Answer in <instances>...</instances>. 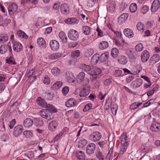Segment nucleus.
Wrapping results in <instances>:
<instances>
[{
  "label": "nucleus",
  "mask_w": 160,
  "mask_h": 160,
  "mask_svg": "<svg viewBox=\"0 0 160 160\" xmlns=\"http://www.w3.org/2000/svg\"><path fill=\"white\" fill-rule=\"evenodd\" d=\"M101 137V134L98 131H95L92 132L89 136L90 139L94 142L98 141Z\"/></svg>",
  "instance_id": "obj_5"
},
{
  "label": "nucleus",
  "mask_w": 160,
  "mask_h": 160,
  "mask_svg": "<svg viewBox=\"0 0 160 160\" xmlns=\"http://www.w3.org/2000/svg\"><path fill=\"white\" fill-rule=\"evenodd\" d=\"M142 67L140 65H137L134 69V71L131 74L136 75L138 74L142 70Z\"/></svg>",
  "instance_id": "obj_40"
},
{
  "label": "nucleus",
  "mask_w": 160,
  "mask_h": 160,
  "mask_svg": "<svg viewBox=\"0 0 160 160\" xmlns=\"http://www.w3.org/2000/svg\"><path fill=\"white\" fill-rule=\"evenodd\" d=\"M33 123V121L31 119L27 118L24 121L23 125L25 127L29 128L32 126Z\"/></svg>",
  "instance_id": "obj_20"
},
{
  "label": "nucleus",
  "mask_w": 160,
  "mask_h": 160,
  "mask_svg": "<svg viewBox=\"0 0 160 160\" xmlns=\"http://www.w3.org/2000/svg\"><path fill=\"white\" fill-rule=\"evenodd\" d=\"M43 97L45 98L46 99L51 100H52L53 97V95L49 92H45L43 94Z\"/></svg>",
  "instance_id": "obj_44"
},
{
  "label": "nucleus",
  "mask_w": 160,
  "mask_h": 160,
  "mask_svg": "<svg viewBox=\"0 0 160 160\" xmlns=\"http://www.w3.org/2000/svg\"><path fill=\"white\" fill-rule=\"evenodd\" d=\"M59 37L63 43H65L67 42L68 38L64 32H60L59 33Z\"/></svg>",
  "instance_id": "obj_30"
},
{
  "label": "nucleus",
  "mask_w": 160,
  "mask_h": 160,
  "mask_svg": "<svg viewBox=\"0 0 160 160\" xmlns=\"http://www.w3.org/2000/svg\"><path fill=\"white\" fill-rule=\"evenodd\" d=\"M159 56L158 54L153 55L150 58V60L153 62V63H155L158 62L159 60Z\"/></svg>",
  "instance_id": "obj_41"
},
{
  "label": "nucleus",
  "mask_w": 160,
  "mask_h": 160,
  "mask_svg": "<svg viewBox=\"0 0 160 160\" xmlns=\"http://www.w3.org/2000/svg\"><path fill=\"white\" fill-rule=\"evenodd\" d=\"M85 73L81 72L78 74L77 76L78 81L84 86L88 85L89 82V78L87 77L85 78Z\"/></svg>",
  "instance_id": "obj_1"
},
{
  "label": "nucleus",
  "mask_w": 160,
  "mask_h": 160,
  "mask_svg": "<svg viewBox=\"0 0 160 160\" xmlns=\"http://www.w3.org/2000/svg\"><path fill=\"white\" fill-rule=\"evenodd\" d=\"M96 149L95 144L93 143H91L88 145L86 148L87 153L89 155L94 153Z\"/></svg>",
  "instance_id": "obj_7"
},
{
  "label": "nucleus",
  "mask_w": 160,
  "mask_h": 160,
  "mask_svg": "<svg viewBox=\"0 0 160 160\" xmlns=\"http://www.w3.org/2000/svg\"><path fill=\"white\" fill-rule=\"evenodd\" d=\"M121 144H122L126 141H127V134L125 133H123V134L122 135L121 137Z\"/></svg>",
  "instance_id": "obj_55"
},
{
  "label": "nucleus",
  "mask_w": 160,
  "mask_h": 160,
  "mask_svg": "<svg viewBox=\"0 0 160 160\" xmlns=\"http://www.w3.org/2000/svg\"><path fill=\"white\" fill-rule=\"evenodd\" d=\"M37 43L41 47H46L45 41L42 38H39L37 40Z\"/></svg>",
  "instance_id": "obj_34"
},
{
  "label": "nucleus",
  "mask_w": 160,
  "mask_h": 160,
  "mask_svg": "<svg viewBox=\"0 0 160 160\" xmlns=\"http://www.w3.org/2000/svg\"><path fill=\"white\" fill-rule=\"evenodd\" d=\"M96 3L97 2L93 1V0H88L87 2V6L88 7L91 8L93 7Z\"/></svg>",
  "instance_id": "obj_58"
},
{
  "label": "nucleus",
  "mask_w": 160,
  "mask_h": 160,
  "mask_svg": "<svg viewBox=\"0 0 160 160\" xmlns=\"http://www.w3.org/2000/svg\"><path fill=\"white\" fill-rule=\"evenodd\" d=\"M101 72V70L98 68H95L89 74L91 75L90 78L92 81H95Z\"/></svg>",
  "instance_id": "obj_3"
},
{
  "label": "nucleus",
  "mask_w": 160,
  "mask_h": 160,
  "mask_svg": "<svg viewBox=\"0 0 160 160\" xmlns=\"http://www.w3.org/2000/svg\"><path fill=\"white\" fill-rule=\"evenodd\" d=\"M143 48V45L142 43H139L136 45L135 46V50L137 52H139L141 51Z\"/></svg>",
  "instance_id": "obj_53"
},
{
  "label": "nucleus",
  "mask_w": 160,
  "mask_h": 160,
  "mask_svg": "<svg viewBox=\"0 0 160 160\" xmlns=\"http://www.w3.org/2000/svg\"><path fill=\"white\" fill-rule=\"evenodd\" d=\"M137 9V5L135 3H133L130 6L129 9L131 12H135Z\"/></svg>",
  "instance_id": "obj_48"
},
{
  "label": "nucleus",
  "mask_w": 160,
  "mask_h": 160,
  "mask_svg": "<svg viewBox=\"0 0 160 160\" xmlns=\"http://www.w3.org/2000/svg\"><path fill=\"white\" fill-rule=\"evenodd\" d=\"M7 52H8L10 55H12L11 46L8 44L2 45L0 47V53L1 54H4Z\"/></svg>",
  "instance_id": "obj_2"
},
{
  "label": "nucleus",
  "mask_w": 160,
  "mask_h": 160,
  "mask_svg": "<svg viewBox=\"0 0 160 160\" xmlns=\"http://www.w3.org/2000/svg\"><path fill=\"white\" fill-rule=\"evenodd\" d=\"M50 82L49 78L48 76H45L44 77L43 81L44 83L48 85L50 83Z\"/></svg>",
  "instance_id": "obj_64"
},
{
  "label": "nucleus",
  "mask_w": 160,
  "mask_h": 160,
  "mask_svg": "<svg viewBox=\"0 0 160 160\" xmlns=\"http://www.w3.org/2000/svg\"><path fill=\"white\" fill-rule=\"evenodd\" d=\"M39 114L42 118L46 119L48 121H49L51 119L49 111L46 108L42 109L40 111Z\"/></svg>",
  "instance_id": "obj_6"
},
{
  "label": "nucleus",
  "mask_w": 160,
  "mask_h": 160,
  "mask_svg": "<svg viewBox=\"0 0 160 160\" xmlns=\"http://www.w3.org/2000/svg\"><path fill=\"white\" fill-rule=\"evenodd\" d=\"M96 156L99 160H104V156L99 150L97 151L96 153Z\"/></svg>",
  "instance_id": "obj_42"
},
{
  "label": "nucleus",
  "mask_w": 160,
  "mask_h": 160,
  "mask_svg": "<svg viewBox=\"0 0 160 160\" xmlns=\"http://www.w3.org/2000/svg\"><path fill=\"white\" fill-rule=\"evenodd\" d=\"M17 35L18 37L21 38H23L25 39H27L28 38V36L26 35L24 32L21 30H19L17 32Z\"/></svg>",
  "instance_id": "obj_38"
},
{
  "label": "nucleus",
  "mask_w": 160,
  "mask_h": 160,
  "mask_svg": "<svg viewBox=\"0 0 160 160\" xmlns=\"http://www.w3.org/2000/svg\"><path fill=\"white\" fill-rule=\"evenodd\" d=\"M37 102L40 106L43 107H46L47 104L44 99L41 97H39L38 98Z\"/></svg>",
  "instance_id": "obj_28"
},
{
  "label": "nucleus",
  "mask_w": 160,
  "mask_h": 160,
  "mask_svg": "<svg viewBox=\"0 0 160 160\" xmlns=\"http://www.w3.org/2000/svg\"><path fill=\"white\" fill-rule=\"evenodd\" d=\"M60 10L62 14L67 15L69 12V6L66 3H63L60 6Z\"/></svg>",
  "instance_id": "obj_15"
},
{
  "label": "nucleus",
  "mask_w": 160,
  "mask_h": 160,
  "mask_svg": "<svg viewBox=\"0 0 160 160\" xmlns=\"http://www.w3.org/2000/svg\"><path fill=\"white\" fill-rule=\"evenodd\" d=\"M58 125V123L56 121H52L49 122L48 124V128L50 131H54L56 129Z\"/></svg>",
  "instance_id": "obj_18"
},
{
  "label": "nucleus",
  "mask_w": 160,
  "mask_h": 160,
  "mask_svg": "<svg viewBox=\"0 0 160 160\" xmlns=\"http://www.w3.org/2000/svg\"><path fill=\"white\" fill-rule=\"evenodd\" d=\"M76 156L79 160H85V156L83 152L81 151H77Z\"/></svg>",
  "instance_id": "obj_23"
},
{
  "label": "nucleus",
  "mask_w": 160,
  "mask_h": 160,
  "mask_svg": "<svg viewBox=\"0 0 160 160\" xmlns=\"http://www.w3.org/2000/svg\"><path fill=\"white\" fill-rule=\"evenodd\" d=\"M68 36L70 40L76 41L78 38L79 34L76 30L72 29L69 31L68 33Z\"/></svg>",
  "instance_id": "obj_4"
},
{
  "label": "nucleus",
  "mask_w": 160,
  "mask_h": 160,
  "mask_svg": "<svg viewBox=\"0 0 160 160\" xmlns=\"http://www.w3.org/2000/svg\"><path fill=\"white\" fill-rule=\"evenodd\" d=\"M6 61V62L9 64H16V63L14 58L12 56H11L9 58H7Z\"/></svg>",
  "instance_id": "obj_46"
},
{
  "label": "nucleus",
  "mask_w": 160,
  "mask_h": 160,
  "mask_svg": "<svg viewBox=\"0 0 160 160\" xmlns=\"http://www.w3.org/2000/svg\"><path fill=\"white\" fill-rule=\"evenodd\" d=\"M108 47V43L106 41H103L99 43V48L102 50L106 49Z\"/></svg>",
  "instance_id": "obj_33"
},
{
  "label": "nucleus",
  "mask_w": 160,
  "mask_h": 160,
  "mask_svg": "<svg viewBox=\"0 0 160 160\" xmlns=\"http://www.w3.org/2000/svg\"><path fill=\"white\" fill-rule=\"evenodd\" d=\"M69 88L68 87H65L62 89V92L64 95H67L68 92Z\"/></svg>",
  "instance_id": "obj_60"
},
{
  "label": "nucleus",
  "mask_w": 160,
  "mask_h": 160,
  "mask_svg": "<svg viewBox=\"0 0 160 160\" xmlns=\"http://www.w3.org/2000/svg\"><path fill=\"white\" fill-rule=\"evenodd\" d=\"M128 15L127 13H123L118 18V22L122 23L127 19Z\"/></svg>",
  "instance_id": "obj_26"
},
{
  "label": "nucleus",
  "mask_w": 160,
  "mask_h": 160,
  "mask_svg": "<svg viewBox=\"0 0 160 160\" xmlns=\"http://www.w3.org/2000/svg\"><path fill=\"white\" fill-rule=\"evenodd\" d=\"M23 128L21 125H18L15 126L13 129V135L15 137L20 136L22 133Z\"/></svg>",
  "instance_id": "obj_8"
},
{
  "label": "nucleus",
  "mask_w": 160,
  "mask_h": 160,
  "mask_svg": "<svg viewBox=\"0 0 160 160\" xmlns=\"http://www.w3.org/2000/svg\"><path fill=\"white\" fill-rule=\"evenodd\" d=\"M35 124L37 127H41L44 125L43 120L40 118H35L34 119Z\"/></svg>",
  "instance_id": "obj_25"
},
{
  "label": "nucleus",
  "mask_w": 160,
  "mask_h": 160,
  "mask_svg": "<svg viewBox=\"0 0 160 160\" xmlns=\"http://www.w3.org/2000/svg\"><path fill=\"white\" fill-rule=\"evenodd\" d=\"M12 48L13 50L16 52H19L22 50V46L19 42H13Z\"/></svg>",
  "instance_id": "obj_13"
},
{
  "label": "nucleus",
  "mask_w": 160,
  "mask_h": 160,
  "mask_svg": "<svg viewBox=\"0 0 160 160\" xmlns=\"http://www.w3.org/2000/svg\"><path fill=\"white\" fill-rule=\"evenodd\" d=\"M90 90L88 88H83L80 92L79 96L81 97H85L89 94Z\"/></svg>",
  "instance_id": "obj_21"
},
{
  "label": "nucleus",
  "mask_w": 160,
  "mask_h": 160,
  "mask_svg": "<svg viewBox=\"0 0 160 160\" xmlns=\"http://www.w3.org/2000/svg\"><path fill=\"white\" fill-rule=\"evenodd\" d=\"M123 33L127 37L129 38H131L133 36V31L129 28L125 29L123 31Z\"/></svg>",
  "instance_id": "obj_24"
},
{
  "label": "nucleus",
  "mask_w": 160,
  "mask_h": 160,
  "mask_svg": "<svg viewBox=\"0 0 160 160\" xmlns=\"http://www.w3.org/2000/svg\"><path fill=\"white\" fill-rule=\"evenodd\" d=\"M126 53L127 55L128 56L129 59H133L135 58V57L134 55L132 50L128 49H127L126 50Z\"/></svg>",
  "instance_id": "obj_36"
},
{
  "label": "nucleus",
  "mask_w": 160,
  "mask_h": 160,
  "mask_svg": "<svg viewBox=\"0 0 160 160\" xmlns=\"http://www.w3.org/2000/svg\"><path fill=\"white\" fill-rule=\"evenodd\" d=\"M5 130V128L4 122L3 120L0 121V131H3Z\"/></svg>",
  "instance_id": "obj_59"
},
{
  "label": "nucleus",
  "mask_w": 160,
  "mask_h": 160,
  "mask_svg": "<svg viewBox=\"0 0 160 160\" xmlns=\"http://www.w3.org/2000/svg\"><path fill=\"white\" fill-rule=\"evenodd\" d=\"M92 107V104L91 103H89L87 104L83 109V111L84 112H86L91 109Z\"/></svg>",
  "instance_id": "obj_52"
},
{
  "label": "nucleus",
  "mask_w": 160,
  "mask_h": 160,
  "mask_svg": "<svg viewBox=\"0 0 160 160\" xmlns=\"http://www.w3.org/2000/svg\"><path fill=\"white\" fill-rule=\"evenodd\" d=\"M16 121L15 119H12L11 122H10V124H8L9 127L10 129H12L15 124H16Z\"/></svg>",
  "instance_id": "obj_62"
},
{
  "label": "nucleus",
  "mask_w": 160,
  "mask_h": 160,
  "mask_svg": "<svg viewBox=\"0 0 160 160\" xmlns=\"http://www.w3.org/2000/svg\"><path fill=\"white\" fill-rule=\"evenodd\" d=\"M122 71L120 70H116L114 72V75L116 77H118L122 76Z\"/></svg>",
  "instance_id": "obj_56"
},
{
  "label": "nucleus",
  "mask_w": 160,
  "mask_h": 160,
  "mask_svg": "<svg viewBox=\"0 0 160 160\" xmlns=\"http://www.w3.org/2000/svg\"><path fill=\"white\" fill-rule=\"evenodd\" d=\"M23 135L27 138H28L32 137L33 135V133L30 131H26L23 132Z\"/></svg>",
  "instance_id": "obj_51"
},
{
  "label": "nucleus",
  "mask_w": 160,
  "mask_h": 160,
  "mask_svg": "<svg viewBox=\"0 0 160 160\" xmlns=\"http://www.w3.org/2000/svg\"><path fill=\"white\" fill-rule=\"evenodd\" d=\"M160 7V3L159 0H154L152 2L151 7V11L154 12L157 11Z\"/></svg>",
  "instance_id": "obj_11"
},
{
  "label": "nucleus",
  "mask_w": 160,
  "mask_h": 160,
  "mask_svg": "<svg viewBox=\"0 0 160 160\" xmlns=\"http://www.w3.org/2000/svg\"><path fill=\"white\" fill-rule=\"evenodd\" d=\"M75 105V100L73 98L69 99L66 102L65 105L67 107H71Z\"/></svg>",
  "instance_id": "obj_31"
},
{
  "label": "nucleus",
  "mask_w": 160,
  "mask_h": 160,
  "mask_svg": "<svg viewBox=\"0 0 160 160\" xmlns=\"http://www.w3.org/2000/svg\"><path fill=\"white\" fill-rule=\"evenodd\" d=\"M99 55L96 54H94L91 59V63L94 65L96 64L99 60Z\"/></svg>",
  "instance_id": "obj_29"
},
{
  "label": "nucleus",
  "mask_w": 160,
  "mask_h": 160,
  "mask_svg": "<svg viewBox=\"0 0 160 160\" xmlns=\"http://www.w3.org/2000/svg\"><path fill=\"white\" fill-rule=\"evenodd\" d=\"M116 4L113 0L110 1L107 5V10L111 13H113L116 8Z\"/></svg>",
  "instance_id": "obj_10"
},
{
  "label": "nucleus",
  "mask_w": 160,
  "mask_h": 160,
  "mask_svg": "<svg viewBox=\"0 0 160 160\" xmlns=\"http://www.w3.org/2000/svg\"><path fill=\"white\" fill-rule=\"evenodd\" d=\"M62 55V54L60 53H55L51 55V58L53 59H56L61 57Z\"/></svg>",
  "instance_id": "obj_54"
},
{
  "label": "nucleus",
  "mask_w": 160,
  "mask_h": 160,
  "mask_svg": "<svg viewBox=\"0 0 160 160\" xmlns=\"http://www.w3.org/2000/svg\"><path fill=\"white\" fill-rule=\"evenodd\" d=\"M121 144L122 145V147L119 153V155H122L124 152L126 151L128 148V141H126L125 142H124V143H123L122 144Z\"/></svg>",
  "instance_id": "obj_27"
},
{
  "label": "nucleus",
  "mask_w": 160,
  "mask_h": 160,
  "mask_svg": "<svg viewBox=\"0 0 160 160\" xmlns=\"http://www.w3.org/2000/svg\"><path fill=\"white\" fill-rule=\"evenodd\" d=\"M149 56L148 52L147 50H144L141 55L142 61L143 62H146L149 58Z\"/></svg>",
  "instance_id": "obj_17"
},
{
  "label": "nucleus",
  "mask_w": 160,
  "mask_h": 160,
  "mask_svg": "<svg viewBox=\"0 0 160 160\" xmlns=\"http://www.w3.org/2000/svg\"><path fill=\"white\" fill-rule=\"evenodd\" d=\"M65 22L67 24L73 25L78 24V21L76 18H70L65 19Z\"/></svg>",
  "instance_id": "obj_16"
},
{
  "label": "nucleus",
  "mask_w": 160,
  "mask_h": 160,
  "mask_svg": "<svg viewBox=\"0 0 160 160\" xmlns=\"http://www.w3.org/2000/svg\"><path fill=\"white\" fill-rule=\"evenodd\" d=\"M142 83V80L141 78H137L133 81L131 83L132 87L134 88L140 86Z\"/></svg>",
  "instance_id": "obj_14"
},
{
  "label": "nucleus",
  "mask_w": 160,
  "mask_h": 160,
  "mask_svg": "<svg viewBox=\"0 0 160 160\" xmlns=\"http://www.w3.org/2000/svg\"><path fill=\"white\" fill-rule=\"evenodd\" d=\"M149 10V8L147 6L144 5L142 8L141 11L143 14H145Z\"/></svg>",
  "instance_id": "obj_61"
},
{
  "label": "nucleus",
  "mask_w": 160,
  "mask_h": 160,
  "mask_svg": "<svg viewBox=\"0 0 160 160\" xmlns=\"http://www.w3.org/2000/svg\"><path fill=\"white\" fill-rule=\"evenodd\" d=\"M108 54L103 53L99 56V60L101 62H103L106 60L108 57Z\"/></svg>",
  "instance_id": "obj_43"
},
{
  "label": "nucleus",
  "mask_w": 160,
  "mask_h": 160,
  "mask_svg": "<svg viewBox=\"0 0 160 160\" xmlns=\"http://www.w3.org/2000/svg\"><path fill=\"white\" fill-rule=\"evenodd\" d=\"M82 69L85 72H89L91 69V67L90 65L83 64L82 65Z\"/></svg>",
  "instance_id": "obj_57"
},
{
  "label": "nucleus",
  "mask_w": 160,
  "mask_h": 160,
  "mask_svg": "<svg viewBox=\"0 0 160 160\" xmlns=\"http://www.w3.org/2000/svg\"><path fill=\"white\" fill-rule=\"evenodd\" d=\"M50 45L51 49L54 51H56L59 48V42L56 40H51L50 42Z\"/></svg>",
  "instance_id": "obj_12"
},
{
  "label": "nucleus",
  "mask_w": 160,
  "mask_h": 160,
  "mask_svg": "<svg viewBox=\"0 0 160 160\" xmlns=\"http://www.w3.org/2000/svg\"><path fill=\"white\" fill-rule=\"evenodd\" d=\"M83 33L85 35H88L91 34V30L90 27L85 26H83L82 28Z\"/></svg>",
  "instance_id": "obj_32"
},
{
  "label": "nucleus",
  "mask_w": 160,
  "mask_h": 160,
  "mask_svg": "<svg viewBox=\"0 0 160 160\" xmlns=\"http://www.w3.org/2000/svg\"><path fill=\"white\" fill-rule=\"evenodd\" d=\"M152 132H157L160 130V124L158 122L153 123L150 128Z\"/></svg>",
  "instance_id": "obj_19"
},
{
  "label": "nucleus",
  "mask_w": 160,
  "mask_h": 160,
  "mask_svg": "<svg viewBox=\"0 0 160 160\" xmlns=\"http://www.w3.org/2000/svg\"><path fill=\"white\" fill-rule=\"evenodd\" d=\"M88 141L87 140L84 139H81L79 141V144L78 145L79 148H82L83 147L87 144Z\"/></svg>",
  "instance_id": "obj_45"
},
{
  "label": "nucleus",
  "mask_w": 160,
  "mask_h": 160,
  "mask_svg": "<svg viewBox=\"0 0 160 160\" xmlns=\"http://www.w3.org/2000/svg\"><path fill=\"white\" fill-rule=\"evenodd\" d=\"M18 6L15 3H12L10 4L8 7V9L9 14L10 15H13L17 10Z\"/></svg>",
  "instance_id": "obj_9"
},
{
  "label": "nucleus",
  "mask_w": 160,
  "mask_h": 160,
  "mask_svg": "<svg viewBox=\"0 0 160 160\" xmlns=\"http://www.w3.org/2000/svg\"><path fill=\"white\" fill-rule=\"evenodd\" d=\"M45 107L46 109L49 111L51 114L52 113H55L58 112L57 108L52 104H47Z\"/></svg>",
  "instance_id": "obj_22"
},
{
  "label": "nucleus",
  "mask_w": 160,
  "mask_h": 160,
  "mask_svg": "<svg viewBox=\"0 0 160 160\" xmlns=\"http://www.w3.org/2000/svg\"><path fill=\"white\" fill-rule=\"evenodd\" d=\"M80 52L79 50H77L71 53V56L72 58H77L80 56Z\"/></svg>",
  "instance_id": "obj_49"
},
{
  "label": "nucleus",
  "mask_w": 160,
  "mask_h": 160,
  "mask_svg": "<svg viewBox=\"0 0 160 160\" xmlns=\"http://www.w3.org/2000/svg\"><path fill=\"white\" fill-rule=\"evenodd\" d=\"M118 61L122 65H125L128 62V59L126 57L121 56L118 60Z\"/></svg>",
  "instance_id": "obj_37"
},
{
  "label": "nucleus",
  "mask_w": 160,
  "mask_h": 160,
  "mask_svg": "<svg viewBox=\"0 0 160 160\" xmlns=\"http://www.w3.org/2000/svg\"><path fill=\"white\" fill-rule=\"evenodd\" d=\"M118 53V50L116 48H113L112 49L111 55L113 57L116 58Z\"/></svg>",
  "instance_id": "obj_47"
},
{
  "label": "nucleus",
  "mask_w": 160,
  "mask_h": 160,
  "mask_svg": "<svg viewBox=\"0 0 160 160\" xmlns=\"http://www.w3.org/2000/svg\"><path fill=\"white\" fill-rule=\"evenodd\" d=\"M62 84V83L60 81H57L52 85L51 88L52 90L58 89L61 87Z\"/></svg>",
  "instance_id": "obj_39"
},
{
  "label": "nucleus",
  "mask_w": 160,
  "mask_h": 160,
  "mask_svg": "<svg viewBox=\"0 0 160 160\" xmlns=\"http://www.w3.org/2000/svg\"><path fill=\"white\" fill-rule=\"evenodd\" d=\"M8 39V37L7 34H2L0 35V43L6 42Z\"/></svg>",
  "instance_id": "obj_35"
},
{
  "label": "nucleus",
  "mask_w": 160,
  "mask_h": 160,
  "mask_svg": "<svg viewBox=\"0 0 160 160\" xmlns=\"http://www.w3.org/2000/svg\"><path fill=\"white\" fill-rule=\"evenodd\" d=\"M60 70L56 67H54L51 70L52 73L54 75H57L60 73Z\"/></svg>",
  "instance_id": "obj_50"
},
{
  "label": "nucleus",
  "mask_w": 160,
  "mask_h": 160,
  "mask_svg": "<svg viewBox=\"0 0 160 160\" xmlns=\"http://www.w3.org/2000/svg\"><path fill=\"white\" fill-rule=\"evenodd\" d=\"M143 27V24L141 22H138L137 25V29L139 31L142 30Z\"/></svg>",
  "instance_id": "obj_63"
}]
</instances>
